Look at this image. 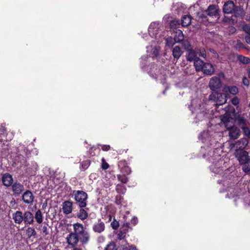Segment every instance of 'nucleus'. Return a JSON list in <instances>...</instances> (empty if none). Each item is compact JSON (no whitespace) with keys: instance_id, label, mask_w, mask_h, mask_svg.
I'll use <instances>...</instances> for the list:
<instances>
[{"instance_id":"obj_1","label":"nucleus","mask_w":250,"mask_h":250,"mask_svg":"<svg viewBox=\"0 0 250 250\" xmlns=\"http://www.w3.org/2000/svg\"><path fill=\"white\" fill-rule=\"evenodd\" d=\"M73 231L69 233L66 237L68 245L76 246L79 241L83 245L87 244L90 239V235L87 228L79 223L73 224Z\"/></svg>"},{"instance_id":"obj_2","label":"nucleus","mask_w":250,"mask_h":250,"mask_svg":"<svg viewBox=\"0 0 250 250\" xmlns=\"http://www.w3.org/2000/svg\"><path fill=\"white\" fill-rule=\"evenodd\" d=\"M73 194L75 195V201L78 203L79 206L81 208L85 207L87 204V193L82 190H75L73 191Z\"/></svg>"},{"instance_id":"obj_3","label":"nucleus","mask_w":250,"mask_h":250,"mask_svg":"<svg viewBox=\"0 0 250 250\" xmlns=\"http://www.w3.org/2000/svg\"><path fill=\"white\" fill-rule=\"evenodd\" d=\"M209 99L216 101V104L222 105L227 102L226 95L224 93H214L210 95Z\"/></svg>"},{"instance_id":"obj_4","label":"nucleus","mask_w":250,"mask_h":250,"mask_svg":"<svg viewBox=\"0 0 250 250\" xmlns=\"http://www.w3.org/2000/svg\"><path fill=\"white\" fill-rule=\"evenodd\" d=\"M235 156L240 165H242L250 160L249 157V153L243 150H237Z\"/></svg>"},{"instance_id":"obj_5","label":"nucleus","mask_w":250,"mask_h":250,"mask_svg":"<svg viewBox=\"0 0 250 250\" xmlns=\"http://www.w3.org/2000/svg\"><path fill=\"white\" fill-rule=\"evenodd\" d=\"M159 28V22L155 21L151 23L148 29L149 36L151 38L155 37L158 33Z\"/></svg>"},{"instance_id":"obj_6","label":"nucleus","mask_w":250,"mask_h":250,"mask_svg":"<svg viewBox=\"0 0 250 250\" xmlns=\"http://www.w3.org/2000/svg\"><path fill=\"white\" fill-rule=\"evenodd\" d=\"M209 86L210 88L212 90L219 88L221 86L220 79L217 77H212L210 80Z\"/></svg>"},{"instance_id":"obj_7","label":"nucleus","mask_w":250,"mask_h":250,"mask_svg":"<svg viewBox=\"0 0 250 250\" xmlns=\"http://www.w3.org/2000/svg\"><path fill=\"white\" fill-rule=\"evenodd\" d=\"M23 221L25 224L31 225L33 224L34 222V217L33 213L31 211L29 210L24 211L23 213Z\"/></svg>"},{"instance_id":"obj_8","label":"nucleus","mask_w":250,"mask_h":250,"mask_svg":"<svg viewBox=\"0 0 250 250\" xmlns=\"http://www.w3.org/2000/svg\"><path fill=\"white\" fill-rule=\"evenodd\" d=\"M22 197L23 202L27 204H32L34 199L33 194L29 190H26L23 194Z\"/></svg>"},{"instance_id":"obj_9","label":"nucleus","mask_w":250,"mask_h":250,"mask_svg":"<svg viewBox=\"0 0 250 250\" xmlns=\"http://www.w3.org/2000/svg\"><path fill=\"white\" fill-rule=\"evenodd\" d=\"M12 218L16 224H21L24 220L23 214L21 211L17 210L13 213Z\"/></svg>"},{"instance_id":"obj_10","label":"nucleus","mask_w":250,"mask_h":250,"mask_svg":"<svg viewBox=\"0 0 250 250\" xmlns=\"http://www.w3.org/2000/svg\"><path fill=\"white\" fill-rule=\"evenodd\" d=\"M235 10V5L232 1H228L225 3L223 7V11L226 14L232 13Z\"/></svg>"},{"instance_id":"obj_11","label":"nucleus","mask_w":250,"mask_h":250,"mask_svg":"<svg viewBox=\"0 0 250 250\" xmlns=\"http://www.w3.org/2000/svg\"><path fill=\"white\" fill-rule=\"evenodd\" d=\"M92 229L94 232L101 233L104 230V224L101 220H99L97 222L94 224Z\"/></svg>"},{"instance_id":"obj_12","label":"nucleus","mask_w":250,"mask_h":250,"mask_svg":"<svg viewBox=\"0 0 250 250\" xmlns=\"http://www.w3.org/2000/svg\"><path fill=\"white\" fill-rule=\"evenodd\" d=\"M241 134L240 129L234 126L232 127L229 130V136L232 139H237Z\"/></svg>"},{"instance_id":"obj_13","label":"nucleus","mask_w":250,"mask_h":250,"mask_svg":"<svg viewBox=\"0 0 250 250\" xmlns=\"http://www.w3.org/2000/svg\"><path fill=\"white\" fill-rule=\"evenodd\" d=\"M235 119L237 125L240 126L242 129L249 125V122L247 121V119L241 115L236 116Z\"/></svg>"},{"instance_id":"obj_14","label":"nucleus","mask_w":250,"mask_h":250,"mask_svg":"<svg viewBox=\"0 0 250 250\" xmlns=\"http://www.w3.org/2000/svg\"><path fill=\"white\" fill-rule=\"evenodd\" d=\"M201 71L207 75H211L214 73V68L211 63L205 62Z\"/></svg>"},{"instance_id":"obj_15","label":"nucleus","mask_w":250,"mask_h":250,"mask_svg":"<svg viewBox=\"0 0 250 250\" xmlns=\"http://www.w3.org/2000/svg\"><path fill=\"white\" fill-rule=\"evenodd\" d=\"M62 209L64 214H70L72 211V203L68 201H64L62 204Z\"/></svg>"},{"instance_id":"obj_16","label":"nucleus","mask_w":250,"mask_h":250,"mask_svg":"<svg viewBox=\"0 0 250 250\" xmlns=\"http://www.w3.org/2000/svg\"><path fill=\"white\" fill-rule=\"evenodd\" d=\"M2 182L3 185L6 187H9L13 182V178L12 175L9 173H5L2 177Z\"/></svg>"},{"instance_id":"obj_17","label":"nucleus","mask_w":250,"mask_h":250,"mask_svg":"<svg viewBox=\"0 0 250 250\" xmlns=\"http://www.w3.org/2000/svg\"><path fill=\"white\" fill-rule=\"evenodd\" d=\"M12 191L14 194L19 195L24 189L23 186L20 183H15L12 186Z\"/></svg>"},{"instance_id":"obj_18","label":"nucleus","mask_w":250,"mask_h":250,"mask_svg":"<svg viewBox=\"0 0 250 250\" xmlns=\"http://www.w3.org/2000/svg\"><path fill=\"white\" fill-rule=\"evenodd\" d=\"M207 14L210 16H217L218 15L219 10L215 5H210L206 11Z\"/></svg>"},{"instance_id":"obj_19","label":"nucleus","mask_w":250,"mask_h":250,"mask_svg":"<svg viewBox=\"0 0 250 250\" xmlns=\"http://www.w3.org/2000/svg\"><path fill=\"white\" fill-rule=\"evenodd\" d=\"M183 54L181 48L178 46H175L172 50V55L174 59L178 60Z\"/></svg>"},{"instance_id":"obj_20","label":"nucleus","mask_w":250,"mask_h":250,"mask_svg":"<svg viewBox=\"0 0 250 250\" xmlns=\"http://www.w3.org/2000/svg\"><path fill=\"white\" fill-rule=\"evenodd\" d=\"M191 17L189 15L184 16L181 19V24L183 26L187 27L190 24Z\"/></svg>"},{"instance_id":"obj_21","label":"nucleus","mask_w":250,"mask_h":250,"mask_svg":"<svg viewBox=\"0 0 250 250\" xmlns=\"http://www.w3.org/2000/svg\"><path fill=\"white\" fill-rule=\"evenodd\" d=\"M248 144V140L246 138H243L238 140L236 143V145L237 147H239V149L244 148Z\"/></svg>"},{"instance_id":"obj_22","label":"nucleus","mask_w":250,"mask_h":250,"mask_svg":"<svg viewBox=\"0 0 250 250\" xmlns=\"http://www.w3.org/2000/svg\"><path fill=\"white\" fill-rule=\"evenodd\" d=\"M204 62L199 58H196L194 61V66L197 71L201 70L203 68V66L204 64Z\"/></svg>"},{"instance_id":"obj_23","label":"nucleus","mask_w":250,"mask_h":250,"mask_svg":"<svg viewBox=\"0 0 250 250\" xmlns=\"http://www.w3.org/2000/svg\"><path fill=\"white\" fill-rule=\"evenodd\" d=\"M196 55L197 52L192 49H189L187 55V59L189 61H194L197 58Z\"/></svg>"},{"instance_id":"obj_24","label":"nucleus","mask_w":250,"mask_h":250,"mask_svg":"<svg viewBox=\"0 0 250 250\" xmlns=\"http://www.w3.org/2000/svg\"><path fill=\"white\" fill-rule=\"evenodd\" d=\"M150 75L153 78L158 79L160 77L161 73L160 70L157 67H153L149 72Z\"/></svg>"},{"instance_id":"obj_25","label":"nucleus","mask_w":250,"mask_h":250,"mask_svg":"<svg viewBox=\"0 0 250 250\" xmlns=\"http://www.w3.org/2000/svg\"><path fill=\"white\" fill-rule=\"evenodd\" d=\"M77 217L81 220H84L87 218L88 213L85 209L81 208L77 214Z\"/></svg>"},{"instance_id":"obj_26","label":"nucleus","mask_w":250,"mask_h":250,"mask_svg":"<svg viewBox=\"0 0 250 250\" xmlns=\"http://www.w3.org/2000/svg\"><path fill=\"white\" fill-rule=\"evenodd\" d=\"M35 219L38 224H41L43 221V215L41 210L38 209L35 212Z\"/></svg>"},{"instance_id":"obj_27","label":"nucleus","mask_w":250,"mask_h":250,"mask_svg":"<svg viewBox=\"0 0 250 250\" xmlns=\"http://www.w3.org/2000/svg\"><path fill=\"white\" fill-rule=\"evenodd\" d=\"M176 35L174 37L175 41L177 42H182L184 40V35L183 32L180 30H178L176 32Z\"/></svg>"},{"instance_id":"obj_28","label":"nucleus","mask_w":250,"mask_h":250,"mask_svg":"<svg viewBox=\"0 0 250 250\" xmlns=\"http://www.w3.org/2000/svg\"><path fill=\"white\" fill-rule=\"evenodd\" d=\"M26 234L28 238L36 235V232L34 228L29 227L26 230Z\"/></svg>"},{"instance_id":"obj_29","label":"nucleus","mask_w":250,"mask_h":250,"mask_svg":"<svg viewBox=\"0 0 250 250\" xmlns=\"http://www.w3.org/2000/svg\"><path fill=\"white\" fill-rule=\"evenodd\" d=\"M116 190L119 193L124 194L126 191V188L122 184H118L116 186Z\"/></svg>"},{"instance_id":"obj_30","label":"nucleus","mask_w":250,"mask_h":250,"mask_svg":"<svg viewBox=\"0 0 250 250\" xmlns=\"http://www.w3.org/2000/svg\"><path fill=\"white\" fill-rule=\"evenodd\" d=\"M242 165L243 166L242 170L244 172L248 173L250 171V159Z\"/></svg>"},{"instance_id":"obj_31","label":"nucleus","mask_w":250,"mask_h":250,"mask_svg":"<svg viewBox=\"0 0 250 250\" xmlns=\"http://www.w3.org/2000/svg\"><path fill=\"white\" fill-rule=\"evenodd\" d=\"M129 213H127L126 215H124V221H123V225H124V228H125V230H127V229L129 228V220H127V218L128 217H129Z\"/></svg>"},{"instance_id":"obj_32","label":"nucleus","mask_w":250,"mask_h":250,"mask_svg":"<svg viewBox=\"0 0 250 250\" xmlns=\"http://www.w3.org/2000/svg\"><path fill=\"white\" fill-rule=\"evenodd\" d=\"M118 248L115 243L111 242L107 245L104 250H117Z\"/></svg>"},{"instance_id":"obj_33","label":"nucleus","mask_w":250,"mask_h":250,"mask_svg":"<svg viewBox=\"0 0 250 250\" xmlns=\"http://www.w3.org/2000/svg\"><path fill=\"white\" fill-rule=\"evenodd\" d=\"M6 129L4 126L1 125L0 127V140L5 141L6 139L5 137Z\"/></svg>"},{"instance_id":"obj_34","label":"nucleus","mask_w":250,"mask_h":250,"mask_svg":"<svg viewBox=\"0 0 250 250\" xmlns=\"http://www.w3.org/2000/svg\"><path fill=\"white\" fill-rule=\"evenodd\" d=\"M236 16H242L244 14V10L241 4L237 7H235V10L233 11Z\"/></svg>"},{"instance_id":"obj_35","label":"nucleus","mask_w":250,"mask_h":250,"mask_svg":"<svg viewBox=\"0 0 250 250\" xmlns=\"http://www.w3.org/2000/svg\"><path fill=\"white\" fill-rule=\"evenodd\" d=\"M90 161L88 160L82 162V163H81V167H80L81 170H84L86 169L90 166Z\"/></svg>"},{"instance_id":"obj_36","label":"nucleus","mask_w":250,"mask_h":250,"mask_svg":"<svg viewBox=\"0 0 250 250\" xmlns=\"http://www.w3.org/2000/svg\"><path fill=\"white\" fill-rule=\"evenodd\" d=\"M228 89L229 92L232 95H236L238 92V89L235 86H229Z\"/></svg>"},{"instance_id":"obj_37","label":"nucleus","mask_w":250,"mask_h":250,"mask_svg":"<svg viewBox=\"0 0 250 250\" xmlns=\"http://www.w3.org/2000/svg\"><path fill=\"white\" fill-rule=\"evenodd\" d=\"M199 101V99H197L192 100L191 102V106L193 107L195 109H199L201 106L200 104H198V105L197 104Z\"/></svg>"},{"instance_id":"obj_38","label":"nucleus","mask_w":250,"mask_h":250,"mask_svg":"<svg viewBox=\"0 0 250 250\" xmlns=\"http://www.w3.org/2000/svg\"><path fill=\"white\" fill-rule=\"evenodd\" d=\"M238 58L240 62L243 63L247 64L250 62V59L248 57L240 55L238 56Z\"/></svg>"},{"instance_id":"obj_39","label":"nucleus","mask_w":250,"mask_h":250,"mask_svg":"<svg viewBox=\"0 0 250 250\" xmlns=\"http://www.w3.org/2000/svg\"><path fill=\"white\" fill-rule=\"evenodd\" d=\"M176 41H175V39H173L171 37L167 38L166 39V44L168 46H172L175 43Z\"/></svg>"},{"instance_id":"obj_40","label":"nucleus","mask_w":250,"mask_h":250,"mask_svg":"<svg viewBox=\"0 0 250 250\" xmlns=\"http://www.w3.org/2000/svg\"><path fill=\"white\" fill-rule=\"evenodd\" d=\"M117 178L119 181L123 184H125L128 181V178L125 175H118Z\"/></svg>"},{"instance_id":"obj_41","label":"nucleus","mask_w":250,"mask_h":250,"mask_svg":"<svg viewBox=\"0 0 250 250\" xmlns=\"http://www.w3.org/2000/svg\"><path fill=\"white\" fill-rule=\"evenodd\" d=\"M242 30L247 33L249 36H250V25L248 24H244L242 26Z\"/></svg>"},{"instance_id":"obj_42","label":"nucleus","mask_w":250,"mask_h":250,"mask_svg":"<svg viewBox=\"0 0 250 250\" xmlns=\"http://www.w3.org/2000/svg\"><path fill=\"white\" fill-rule=\"evenodd\" d=\"M244 134L250 139V129L248 125L242 129Z\"/></svg>"},{"instance_id":"obj_43","label":"nucleus","mask_w":250,"mask_h":250,"mask_svg":"<svg viewBox=\"0 0 250 250\" xmlns=\"http://www.w3.org/2000/svg\"><path fill=\"white\" fill-rule=\"evenodd\" d=\"M224 125L228 131L234 126V123L231 120L224 124Z\"/></svg>"},{"instance_id":"obj_44","label":"nucleus","mask_w":250,"mask_h":250,"mask_svg":"<svg viewBox=\"0 0 250 250\" xmlns=\"http://www.w3.org/2000/svg\"><path fill=\"white\" fill-rule=\"evenodd\" d=\"M198 54L199 56L203 57V58H205L206 57V52L204 48H200L197 52V54Z\"/></svg>"},{"instance_id":"obj_45","label":"nucleus","mask_w":250,"mask_h":250,"mask_svg":"<svg viewBox=\"0 0 250 250\" xmlns=\"http://www.w3.org/2000/svg\"><path fill=\"white\" fill-rule=\"evenodd\" d=\"M233 43H235V47L236 48H244V44L240 41L237 40L236 42H233Z\"/></svg>"},{"instance_id":"obj_46","label":"nucleus","mask_w":250,"mask_h":250,"mask_svg":"<svg viewBox=\"0 0 250 250\" xmlns=\"http://www.w3.org/2000/svg\"><path fill=\"white\" fill-rule=\"evenodd\" d=\"M221 120L222 122L224 124L229 121L230 119L228 117L227 115H224L221 117Z\"/></svg>"},{"instance_id":"obj_47","label":"nucleus","mask_w":250,"mask_h":250,"mask_svg":"<svg viewBox=\"0 0 250 250\" xmlns=\"http://www.w3.org/2000/svg\"><path fill=\"white\" fill-rule=\"evenodd\" d=\"M123 198L121 195H118L116 197L115 202L117 205H121L123 201Z\"/></svg>"},{"instance_id":"obj_48","label":"nucleus","mask_w":250,"mask_h":250,"mask_svg":"<svg viewBox=\"0 0 250 250\" xmlns=\"http://www.w3.org/2000/svg\"><path fill=\"white\" fill-rule=\"evenodd\" d=\"M159 49L158 47H155L152 49V57H156L159 54Z\"/></svg>"},{"instance_id":"obj_49","label":"nucleus","mask_w":250,"mask_h":250,"mask_svg":"<svg viewBox=\"0 0 250 250\" xmlns=\"http://www.w3.org/2000/svg\"><path fill=\"white\" fill-rule=\"evenodd\" d=\"M126 232L125 231H120L118 233V238L120 240L123 239L125 237Z\"/></svg>"},{"instance_id":"obj_50","label":"nucleus","mask_w":250,"mask_h":250,"mask_svg":"<svg viewBox=\"0 0 250 250\" xmlns=\"http://www.w3.org/2000/svg\"><path fill=\"white\" fill-rule=\"evenodd\" d=\"M179 25V22L177 21H173L170 23V26L171 28H176Z\"/></svg>"},{"instance_id":"obj_51","label":"nucleus","mask_w":250,"mask_h":250,"mask_svg":"<svg viewBox=\"0 0 250 250\" xmlns=\"http://www.w3.org/2000/svg\"><path fill=\"white\" fill-rule=\"evenodd\" d=\"M183 45L185 47L186 49H188L189 47H190V45L189 42L187 41H183Z\"/></svg>"},{"instance_id":"obj_52","label":"nucleus","mask_w":250,"mask_h":250,"mask_svg":"<svg viewBox=\"0 0 250 250\" xmlns=\"http://www.w3.org/2000/svg\"><path fill=\"white\" fill-rule=\"evenodd\" d=\"M231 103L234 105H237L239 104V100L237 97H234L231 100Z\"/></svg>"},{"instance_id":"obj_53","label":"nucleus","mask_w":250,"mask_h":250,"mask_svg":"<svg viewBox=\"0 0 250 250\" xmlns=\"http://www.w3.org/2000/svg\"><path fill=\"white\" fill-rule=\"evenodd\" d=\"M208 135V132L204 131L200 134L199 138H201L202 139V141H204V140H205L206 137H207Z\"/></svg>"},{"instance_id":"obj_54","label":"nucleus","mask_w":250,"mask_h":250,"mask_svg":"<svg viewBox=\"0 0 250 250\" xmlns=\"http://www.w3.org/2000/svg\"><path fill=\"white\" fill-rule=\"evenodd\" d=\"M102 168L104 169H106L109 167L108 164L105 162L104 160V159H102Z\"/></svg>"},{"instance_id":"obj_55","label":"nucleus","mask_w":250,"mask_h":250,"mask_svg":"<svg viewBox=\"0 0 250 250\" xmlns=\"http://www.w3.org/2000/svg\"><path fill=\"white\" fill-rule=\"evenodd\" d=\"M113 229H116L119 227V223L118 222H113L111 224Z\"/></svg>"},{"instance_id":"obj_56","label":"nucleus","mask_w":250,"mask_h":250,"mask_svg":"<svg viewBox=\"0 0 250 250\" xmlns=\"http://www.w3.org/2000/svg\"><path fill=\"white\" fill-rule=\"evenodd\" d=\"M102 149L103 151H108L109 150L110 146L109 145H101Z\"/></svg>"},{"instance_id":"obj_57","label":"nucleus","mask_w":250,"mask_h":250,"mask_svg":"<svg viewBox=\"0 0 250 250\" xmlns=\"http://www.w3.org/2000/svg\"><path fill=\"white\" fill-rule=\"evenodd\" d=\"M243 83L245 85L248 86L249 85L250 82L247 78L244 77L243 79Z\"/></svg>"},{"instance_id":"obj_58","label":"nucleus","mask_w":250,"mask_h":250,"mask_svg":"<svg viewBox=\"0 0 250 250\" xmlns=\"http://www.w3.org/2000/svg\"><path fill=\"white\" fill-rule=\"evenodd\" d=\"M42 230L43 233L45 235L48 234V230H47V228L46 226H43L42 228Z\"/></svg>"},{"instance_id":"obj_59","label":"nucleus","mask_w":250,"mask_h":250,"mask_svg":"<svg viewBox=\"0 0 250 250\" xmlns=\"http://www.w3.org/2000/svg\"><path fill=\"white\" fill-rule=\"evenodd\" d=\"M229 31L231 34H233V33L235 32L236 29L234 27H233L232 26H230V27H229Z\"/></svg>"},{"instance_id":"obj_60","label":"nucleus","mask_w":250,"mask_h":250,"mask_svg":"<svg viewBox=\"0 0 250 250\" xmlns=\"http://www.w3.org/2000/svg\"><path fill=\"white\" fill-rule=\"evenodd\" d=\"M131 222L132 224H133L134 225H136L137 222V218L136 217H133L131 220Z\"/></svg>"},{"instance_id":"obj_61","label":"nucleus","mask_w":250,"mask_h":250,"mask_svg":"<svg viewBox=\"0 0 250 250\" xmlns=\"http://www.w3.org/2000/svg\"><path fill=\"white\" fill-rule=\"evenodd\" d=\"M246 42L250 45V36H246L245 38Z\"/></svg>"},{"instance_id":"obj_62","label":"nucleus","mask_w":250,"mask_h":250,"mask_svg":"<svg viewBox=\"0 0 250 250\" xmlns=\"http://www.w3.org/2000/svg\"><path fill=\"white\" fill-rule=\"evenodd\" d=\"M72 249L71 250H82L81 248L80 247H78L76 246H71Z\"/></svg>"},{"instance_id":"obj_63","label":"nucleus","mask_w":250,"mask_h":250,"mask_svg":"<svg viewBox=\"0 0 250 250\" xmlns=\"http://www.w3.org/2000/svg\"><path fill=\"white\" fill-rule=\"evenodd\" d=\"M236 1H238L240 4L244 2H246L247 0H236Z\"/></svg>"},{"instance_id":"obj_64","label":"nucleus","mask_w":250,"mask_h":250,"mask_svg":"<svg viewBox=\"0 0 250 250\" xmlns=\"http://www.w3.org/2000/svg\"><path fill=\"white\" fill-rule=\"evenodd\" d=\"M128 250H137L134 247L131 246Z\"/></svg>"}]
</instances>
